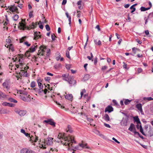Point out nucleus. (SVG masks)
I'll return each instance as SVG.
<instances>
[{"mask_svg": "<svg viewBox=\"0 0 153 153\" xmlns=\"http://www.w3.org/2000/svg\"><path fill=\"white\" fill-rule=\"evenodd\" d=\"M64 141L66 142L64 143L62 141H61L62 144L65 146H68L69 147L71 146V144L76 143V141L74 140V137L72 136H69V138L68 137H65Z\"/></svg>", "mask_w": 153, "mask_h": 153, "instance_id": "nucleus-1", "label": "nucleus"}, {"mask_svg": "<svg viewBox=\"0 0 153 153\" xmlns=\"http://www.w3.org/2000/svg\"><path fill=\"white\" fill-rule=\"evenodd\" d=\"M53 138L51 137H49L47 138V140L46 141H45V142L43 144H42L41 148H42L43 149H45L46 148V147L45 143L48 145H52L53 143Z\"/></svg>", "mask_w": 153, "mask_h": 153, "instance_id": "nucleus-2", "label": "nucleus"}, {"mask_svg": "<svg viewBox=\"0 0 153 153\" xmlns=\"http://www.w3.org/2000/svg\"><path fill=\"white\" fill-rule=\"evenodd\" d=\"M25 20L22 19V21L19 22V25L18 26L20 30H24L26 28L25 24Z\"/></svg>", "mask_w": 153, "mask_h": 153, "instance_id": "nucleus-3", "label": "nucleus"}, {"mask_svg": "<svg viewBox=\"0 0 153 153\" xmlns=\"http://www.w3.org/2000/svg\"><path fill=\"white\" fill-rule=\"evenodd\" d=\"M43 123H46L48 124H50L52 126H55L56 123H55L53 119H48L47 120H44L43 122Z\"/></svg>", "mask_w": 153, "mask_h": 153, "instance_id": "nucleus-4", "label": "nucleus"}, {"mask_svg": "<svg viewBox=\"0 0 153 153\" xmlns=\"http://www.w3.org/2000/svg\"><path fill=\"white\" fill-rule=\"evenodd\" d=\"M15 112L21 116H24L26 113V111L24 110H16Z\"/></svg>", "mask_w": 153, "mask_h": 153, "instance_id": "nucleus-5", "label": "nucleus"}, {"mask_svg": "<svg viewBox=\"0 0 153 153\" xmlns=\"http://www.w3.org/2000/svg\"><path fill=\"white\" fill-rule=\"evenodd\" d=\"M32 150L27 148L22 149L20 151L21 153H32Z\"/></svg>", "mask_w": 153, "mask_h": 153, "instance_id": "nucleus-6", "label": "nucleus"}, {"mask_svg": "<svg viewBox=\"0 0 153 153\" xmlns=\"http://www.w3.org/2000/svg\"><path fill=\"white\" fill-rule=\"evenodd\" d=\"M67 81L71 85V86L75 84L76 83V81L71 77H69Z\"/></svg>", "mask_w": 153, "mask_h": 153, "instance_id": "nucleus-7", "label": "nucleus"}, {"mask_svg": "<svg viewBox=\"0 0 153 153\" xmlns=\"http://www.w3.org/2000/svg\"><path fill=\"white\" fill-rule=\"evenodd\" d=\"M42 23L40 21L39 22V23H38L37 22H36V23H34L33 22L32 24L29 25V28H30V29H33L34 28H36L37 26L38 25H39V24H42Z\"/></svg>", "mask_w": 153, "mask_h": 153, "instance_id": "nucleus-8", "label": "nucleus"}, {"mask_svg": "<svg viewBox=\"0 0 153 153\" xmlns=\"http://www.w3.org/2000/svg\"><path fill=\"white\" fill-rule=\"evenodd\" d=\"M40 34V33L39 32H37L36 31L35 32L34 34V37L33 39L36 40L41 38V35Z\"/></svg>", "mask_w": 153, "mask_h": 153, "instance_id": "nucleus-9", "label": "nucleus"}, {"mask_svg": "<svg viewBox=\"0 0 153 153\" xmlns=\"http://www.w3.org/2000/svg\"><path fill=\"white\" fill-rule=\"evenodd\" d=\"M113 108L111 105H108L107 106L105 109V112H108V113H110L113 111Z\"/></svg>", "mask_w": 153, "mask_h": 153, "instance_id": "nucleus-10", "label": "nucleus"}, {"mask_svg": "<svg viewBox=\"0 0 153 153\" xmlns=\"http://www.w3.org/2000/svg\"><path fill=\"white\" fill-rule=\"evenodd\" d=\"M40 49L41 50V51L40 52H39L37 54L39 55L40 53H42L41 54V55L43 56L44 55V53L45 52V49L46 50V47H43L42 46H41L40 47Z\"/></svg>", "mask_w": 153, "mask_h": 153, "instance_id": "nucleus-11", "label": "nucleus"}, {"mask_svg": "<svg viewBox=\"0 0 153 153\" xmlns=\"http://www.w3.org/2000/svg\"><path fill=\"white\" fill-rule=\"evenodd\" d=\"M146 135L149 137H152L153 135V128H149Z\"/></svg>", "mask_w": 153, "mask_h": 153, "instance_id": "nucleus-12", "label": "nucleus"}, {"mask_svg": "<svg viewBox=\"0 0 153 153\" xmlns=\"http://www.w3.org/2000/svg\"><path fill=\"white\" fill-rule=\"evenodd\" d=\"M37 48V45H36V44H35V45H32L30 48V52H33L35 51L36 49Z\"/></svg>", "mask_w": 153, "mask_h": 153, "instance_id": "nucleus-13", "label": "nucleus"}, {"mask_svg": "<svg viewBox=\"0 0 153 153\" xmlns=\"http://www.w3.org/2000/svg\"><path fill=\"white\" fill-rule=\"evenodd\" d=\"M2 85L4 88H6L7 89H9L10 86L9 85L8 82L7 81L4 82L2 84Z\"/></svg>", "mask_w": 153, "mask_h": 153, "instance_id": "nucleus-14", "label": "nucleus"}, {"mask_svg": "<svg viewBox=\"0 0 153 153\" xmlns=\"http://www.w3.org/2000/svg\"><path fill=\"white\" fill-rule=\"evenodd\" d=\"M65 99L69 100L72 101L73 100V97L72 94H68L65 96Z\"/></svg>", "mask_w": 153, "mask_h": 153, "instance_id": "nucleus-15", "label": "nucleus"}, {"mask_svg": "<svg viewBox=\"0 0 153 153\" xmlns=\"http://www.w3.org/2000/svg\"><path fill=\"white\" fill-rule=\"evenodd\" d=\"M2 105L5 106H8L11 107H13L14 104L10 103H8L6 102H4L2 103Z\"/></svg>", "mask_w": 153, "mask_h": 153, "instance_id": "nucleus-16", "label": "nucleus"}, {"mask_svg": "<svg viewBox=\"0 0 153 153\" xmlns=\"http://www.w3.org/2000/svg\"><path fill=\"white\" fill-rule=\"evenodd\" d=\"M128 129L131 131H133V129L134 130H136L134 125L133 123H131Z\"/></svg>", "mask_w": 153, "mask_h": 153, "instance_id": "nucleus-17", "label": "nucleus"}, {"mask_svg": "<svg viewBox=\"0 0 153 153\" xmlns=\"http://www.w3.org/2000/svg\"><path fill=\"white\" fill-rule=\"evenodd\" d=\"M5 46L7 48H9V49L11 50L12 51H14V49L12 44H10L9 45H7V44H6L5 45Z\"/></svg>", "mask_w": 153, "mask_h": 153, "instance_id": "nucleus-18", "label": "nucleus"}, {"mask_svg": "<svg viewBox=\"0 0 153 153\" xmlns=\"http://www.w3.org/2000/svg\"><path fill=\"white\" fill-rule=\"evenodd\" d=\"M68 74H63L62 75V76L63 77V79L66 81H67L68 80L69 78L70 77H68Z\"/></svg>", "mask_w": 153, "mask_h": 153, "instance_id": "nucleus-19", "label": "nucleus"}, {"mask_svg": "<svg viewBox=\"0 0 153 153\" xmlns=\"http://www.w3.org/2000/svg\"><path fill=\"white\" fill-rule=\"evenodd\" d=\"M7 97V95L0 91V99H3Z\"/></svg>", "mask_w": 153, "mask_h": 153, "instance_id": "nucleus-20", "label": "nucleus"}, {"mask_svg": "<svg viewBox=\"0 0 153 153\" xmlns=\"http://www.w3.org/2000/svg\"><path fill=\"white\" fill-rule=\"evenodd\" d=\"M67 137H65L64 134H62L59 133L57 137L59 139H62V140H64V138Z\"/></svg>", "mask_w": 153, "mask_h": 153, "instance_id": "nucleus-21", "label": "nucleus"}, {"mask_svg": "<svg viewBox=\"0 0 153 153\" xmlns=\"http://www.w3.org/2000/svg\"><path fill=\"white\" fill-rule=\"evenodd\" d=\"M79 146L80 147L82 148H86L88 149L89 148L87 146V143L83 144V143H79Z\"/></svg>", "mask_w": 153, "mask_h": 153, "instance_id": "nucleus-22", "label": "nucleus"}, {"mask_svg": "<svg viewBox=\"0 0 153 153\" xmlns=\"http://www.w3.org/2000/svg\"><path fill=\"white\" fill-rule=\"evenodd\" d=\"M134 121L136 122L137 124H141V122L138 116L134 117Z\"/></svg>", "mask_w": 153, "mask_h": 153, "instance_id": "nucleus-23", "label": "nucleus"}, {"mask_svg": "<svg viewBox=\"0 0 153 153\" xmlns=\"http://www.w3.org/2000/svg\"><path fill=\"white\" fill-rule=\"evenodd\" d=\"M71 146L73 148L72 150H73V152L75 151L76 150H79V145L78 146H72V144H71Z\"/></svg>", "mask_w": 153, "mask_h": 153, "instance_id": "nucleus-24", "label": "nucleus"}, {"mask_svg": "<svg viewBox=\"0 0 153 153\" xmlns=\"http://www.w3.org/2000/svg\"><path fill=\"white\" fill-rule=\"evenodd\" d=\"M104 118L105 120L107 121H109L110 120V117L107 114H105V115L104 116Z\"/></svg>", "mask_w": 153, "mask_h": 153, "instance_id": "nucleus-25", "label": "nucleus"}, {"mask_svg": "<svg viewBox=\"0 0 153 153\" xmlns=\"http://www.w3.org/2000/svg\"><path fill=\"white\" fill-rule=\"evenodd\" d=\"M28 98L29 97L26 98L25 97H22V100L25 102H30V98H29V99Z\"/></svg>", "mask_w": 153, "mask_h": 153, "instance_id": "nucleus-26", "label": "nucleus"}, {"mask_svg": "<svg viewBox=\"0 0 153 153\" xmlns=\"http://www.w3.org/2000/svg\"><path fill=\"white\" fill-rule=\"evenodd\" d=\"M127 120H123L121 122V125L124 126H126L127 125Z\"/></svg>", "mask_w": 153, "mask_h": 153, "instance_id": "nucleus-27", "label": "nucleus"}, {"mask_svg": "<svg viewBox=\"0 0 153 153\" xmlns=\"http://www.w3.org/2000/svg\"><path fill=\"white\" fill-rule=\"evenodd\" d=\"M26 71L24 70H21V72L19 73V75H20L21 77L22 76H24V75H25Z\"/></svg>", "mask_w": 153, "mask_h": 153, "instance_id": "nucleus-28", "label": "nucleus"}, {"mask_svg": "<svg viewBox=\"0 0 153 153\" xmlns=\"http://www.w3.org/2000/svg\"><path fill=\"white\" fill-rule=\"evenodd\" d=\"M136 107L137 108L138 110H140L142 109V105L141 103H139L137 104L136 105Z\"/></svg>", "mask_w": 153, "mask_h": 153, "instance_id": "nucleus-29", "label": "nucleus"}, {"mask_svg": "<svg viewBox=\"0 0 153 153\" xmlns=\"http://www.w3.org/2000/svg\"><path fill=\"white\" fill-rule=\"evenodd\" d=\"M9 10H18L17 7V6H15V5L11 6L9 8Z\"/></svg>", "mask_w": 153, "mask_h": 153, "instance_id": "nucleus-30", "label": "nucleus"}, {"mask_svg": "<svg viewBox=\"0 0 153 153\" xmlns=\"http://www.w3.org/2000/svg\"><path fill=\"white\" fill-rule=\"evenodd\" d=\"M140 132L144 135L146 136V134L144 132L142 126L141 125L140 126Z\"/></svg>", "mask_w": 153, "mask_h": 153, "instance_id": "nucleus-31", "label": "nucleus"}, {"mask_svg": "<svg viewBox=\"0 0 153 153\" xmlns=\"http://www.w3.org/2000/svg\"><path fill=\"white\" fill-rule=\"evenodd\" d=\"M143 99L145 101H149L153 100V98H152L151 97H144L143 98Z\"/></svg>", "mask_w": 153, "mask_h": 153, "instance_id": "nucleus-32", "label": "nucleus"}, {"mask_svg": "<svg viewBox=\"0 0 153 153\" xmlns=\"http://www.w3.org/2000/svg\"><path fill=\"white\" fill-rule=\"evenodd\" d=\"M41 82V80L39 79L37 80V83L39 88H41V87H43V85H42V83Z\"/></svg>", "mask_w": 153, "mask_h": 153, "instance_id": "nucleus-33", "label": "nucleus"}, {"mask_svg": "<svg viewBox=\"0 0 153 153\" xmlns=\"http://www.w3.org/2000/svg\"><path fill=\"white\" fill-rule=\"evenodd\" d=\"M19 18V16L17 14H15L13 17V19L14 21H16Z\"/></svg>", "mask_w": 153, "mask_h": 153, "instance_id": "nucleus-34", "label": "nucleus"}, {"mask_svg": "<svg viewBox=\"0 0 153 153\" xmlns=\"http://www.w3.org/2000/svg\"><path fill=\"white\" fill-rule=\"evenodd\" d=\"M8 100L10 102L16 103L17 102V101L12 98H9Z\"/></svg>", "mask_w": 153, "mask_h": 153, "instance_id": "nucleus-35", "label": "nucleus"}, {"mask_svg": "<svg viewBox=\"0 0 153 153\" xmlns=\"http://www.w3.org/2000/svg\"><path fill=\"white\" fill-rule=\"evenodd\" d=\"M68 129L67 130V131L68 132H69L70 133H71L72 132V130L71 129V126H69L68 125Z\"/></svg>", "mask_w": 153, "mask_h": 153, "instance_id": "nucleus-36", "label": "nucleus"}, {"mask_svg": "<svg viewBox=\"0 0 153 153\" xmlns=\"http://www.w3.org/2000/svg\"><path fill=\"white\" fill-rule=\"evenodd\" d=\"M131 101V100H129L128 99H126L124 103L126 105H127L129 104Z\"/></svg>", "mask_w": 153, "mask_h": 153, "instance_id": "nucleus-37", "label": "nucleus"}, {"mask_svg": "<svg viewBox=\"0 0 153 153\" xmlns=\"http://www.w3.org/2000/svg\"><path fill=\"white\" fill-rule=\"evenodd\" d=\"M33 11H32L29 12V18H30L33 17Z\"/></svg>", "mask_w": 153, "mask_h": 153, "instance_id": "nucleus-38", "label": "nucleus"}, {"mask_svg": "<svg viewBox=\"0 0 153 153\" xmlns=\"http://www.w3.org/2000/svg\"><path fill=\"white\" fill-rule=\"evenodd\" d=\"M132 49V51L134 53H136V51L138 50V51H140V49L136 48H133Z\"/></svg>", "mask_w": 153, "mask_h": 153, "instance_id": "nucleus-39", "label": "nucleus"}, {"mask_svg": "<svg viewBox=\"0 0 153 153\" xmlns=\"http://www.w3.org/2000/svg\"><path fill=\"white\" fill-rule=\"evenodd\" d=\"M19 91L20 92V94H24L26 95H27V93L25 91L20 90Z\"/></svg>", "mask_w": 153, "mask_h": 153, "instance_id": "nucleus-40", "label": "nucleus"}, {"mask_svg": "<svg viewBox=\"0 0 153 153\" xmlns=\"http://www.w3.org/2000/svg\"><path fill=\"white\" fill-rule=\"evenodd\" d=\"M137 5V4H135L132 6H131L130 7V9L131 10H136L135 8L134 7L135 6H136Z\"/></svg>", "mask_w": 153, "mask_h": 153, "instance_id": "nucleus-41", "label": "nucleus"}, {"mask_svg": "<svg viewBox=\"0 0 153 153\" xmlns=\"http://www.w3.org/2000/svg\"><path fill=\"white\" fill-rule=\"evenodd\" d=\"M30 86L32 88H34L35 86V82L33 81L30 84Z\"/></svg>", "mask_w": 153, "mask_h": 153, "instance_id": "nucleus-42", "label": "nucleus"}, {"mask_svg": "<svg viewBox=\"0 0 153 153\" xmlns=\"http://www.w3.org/2000/svg\"><path fill=\"white\" fill-rule=\"evenodd\" d=\"M11 12L10 13H12L13 14H15V13H19L18 12V10H10Z\"/></svg>", "mask_w": 153, "mask_h": 153, "instance_id": "nucleus-43", "label": "nucleus"}, {"mask_svg": "<svg viewBox=\"0 0 153 153\" xmlns=\"http://www.w3.org/2000/svg\"><path fill=\"white\" fill-rule=\"evenodd\" d=\"M65 15L67 18L68 19V20L71 19V17L69 15V14L68 12H66L65 13Z\"/></svg>", "mask_w": 153, "mask_h": 153, "instance_id": "nucleus-44", "label": "nucleus"}, {"mask_svg": "<svg viewBox=\"0 0 153 153\" xmlns=\"http://www.w3.org/2000/svg\"><path fill=\"white\" fill-rule=\"evenodd\" d=\"M43 88L41 87V88H39V89H38V93L39 94H40L43 91Z\"/></svg>", "mask_w": 153, "mask_h": 153, "instance_id": "nucleus-45", "label": "nucleus"}, {"mask_svg": "<svg viewBox=\"0 0 153 153\" xmlns=\"http://www.w3.org/2000/svg\"><path fill=\"white\" fill-rule=\"evenodd\" d=\"M66 56L69 59L70 58V57L69 55V52L68 51H66Z\"/></svg>", "mask_w": 153, "mask_h": 153, "instance_id": "nucleus-46", "label": "nucleus"}, {"mask_svg": "<svg viewBox=\"0 0 153 153\" xmlns=\"http://www.w3.org/2000/svg\"><path fill=\"white\" fill-rule=\"evenodd\" d=\"M45 28L47 31H49L50 30V28L48 25H47L45 26Z\"/></svg>", "mask_w": 153, "mask_h": 153, "instance_id": "nucleus-47", "label": "nucleus"}, {"mask_svg": "<svg viewBox=\"0 0 153 153\" xmlns=\"http://www.w3.org/2000/svg\"><path fill=\"white\" fill-rule=\"evenodd\" d=\"M51 36L52 39L53 41L55 39V37H56V36H55V35L54 34H52L51 35Z\"/></svg>", "mask_w": 153, "mask_h": 153, "instance_id": "nucleus-48", "label": "nucleus"}, {"mask_svg": "<svg viewBox=\"0 0 153 153\" xmlns=\"http://www.w3.org/2000/svg\"><path fill=\"white\" fill-rule=\"evenodd\" d=\"M50 49H48L47 50V54H46L47 56H49L50 55Z\"/></svg>", "mask_w": 153, "mask_h": 153, "instance_id": "nucleus-49", "label": "nucleus"}, {"mask_svg": "<svg viewBox=\"0 0 153 153\" xmlns=\"http://www.w3.org/2000/svg\"><path fill=\"white\" fill-rule=\"evenodd\" d=\"M150 9V8H145L143 7H141L140 10H149Z\"/></svg>", "mask_w": 153, "mask_h": 153, "instance_id": "nucleus-50", "label": "nucleus"}, {"mask_svg": "<svg viewBox=\"0 0 153 153\" xmlns=\"http://www.w3.org/2000/svg\"><path fill=\"white\" fill-rule=\"evenodd\" d=\"M107 68V66H104L102 67L101 69L102 71L105 70Z\"/></svg>", "mask_w": 153, "mask_h": 153, "instance_id": "nucleus-51", "label": "nucleus"}, {"mask_svg": "<svg viewBox=\"0 0 153 153\" xmlns=\"http://www.w3.org/2000/svg\"><path fill=\"white\" fill-rule=\"evenodd\" d=\"M50 79L51 78L49 77H46L45 78V80L47 81H49Z\"/></svg>", "mask_w": 153, "mask_h": 153, "instance_id": "nucleus-52", "label": "nucleus"}, {"mask_svg": "<svg viewBox=\"0 0 153 153\" xmlns=\"http://www.w3.org/2000/svg\"><path fill=\"white\" fill-rule=\"evenodd\" d=\"M87 40H86V42L84 45V48L85 49V48L86 46L87 45V42L88 41V35H87Z\"/></svg>", "mask_w": 153, "mask_h": 153, "instance_id": "nucleus-53", "label": "nucleus"}, {"mask_svg": "<svg viewBox=\"0 0 153 153\" xmlns=\"http://www.w3.org/2000/svg\"><path fill=\"white\" fill-rule=\"evenodd\" d=\"M29 51H27L25 53V55L26 56L29 57Z\"/></svg>", "mask_w": 153, "mask_h": 153, "instance_id": "nucleus-54", "label": "nucleus"}, {"mask_svg": "<svg viewBox=\"0 0 153 153\" xmlns=\"http://www.w3.org/2000/svg\"><path fill=\"white\" fill-rule=\"evenodd\" d=\"M80 12L79 11H77V13H78V14H77V17L79 18L81 15V14L79 13Z\"/></svg>", "mask_w": 153, "mask_h": 153, "instance_id": "nucleus-55", "label": "nucleus"}, {"mask_svg": "<svg viewBox=\"0 0 153 153\" xmlns=\"http://www.w3.org/2000/svg\"><path fill=\"white\" fill-rule=\"evenodd\" d=\"M104 125L106 127L109 128H110L111 127L108 124H107L106 123H104Z\"/></svg>", "mask_w": 153, "mask_h": 153, "instance_id": "nucleus-56", "label": "nucleus"}, {"mask_svg": "<svg viewBox=\"0 0 153 153\" xmlns=\"http://www.w3.org/2000/svg\"><path fill=\"white\" fill-rule=\"evenodd\" d=\"M24 44L28 47L30 46V44L28 43V42L27 41L25 42Z\"/></svg>", "mask_w": 153, "mask_h": 153, "instance_id": "nucleus-57", "label": "nucleus"}, {"mask_svg": "<svg viewBox=\"0 0 153 153\" xmlns=\"http://www.w3.org/2000/svg\"><path fill=\"white\" fill-rule=\"evenodd\" d=\"M98 30V31H100V26L99 25H97V26L95 27Z\"/></svg>", "mask_w": 153, "mask_h": 153, "instance_id": "nucleus-58", "label": "nucleus"}, {"mask_svg": "<svg viewBox=\"0 0 153 153\" xmlns=\"http://www.w3.org/2000/svg\"><path fill=\"white\" fill-rule=\"evenodd\" d=\"M124 64L123 65V67L124 68L126 69L127 68V64H126L125 62L123 63Z\"/></svg>", "mask_w": 153, "mask_h": 153, "instance_id": "nucleus-59", "label": "nucleus"}, {"mask_svg": "<svg viewBox=\"0 0 153 153\" xmlns=\"http://www.w3.org/2000/svg\"><path fill=\"white\" fill-rule=\"evenodd\" d=\"M130 6V4H126L124 5V7L126 8H128Z\"/></svg>", "mask_w": 153, "mask_h": 153, "instance_id": "nucleus-60", "label": "nucleus"}, {"mask_svg": "<svg viewBox=\"0 0 153 153\" xmlns=\"http://www.w3.org/2000/svg\"><path fill=\"white\" fill-rule=\"evenodd\" d=\"M66 2H67V0H63L62 3V5H65L66 3Z\"/></svg>", "mask_w": 153, "mask_h": 153, "instance_id": "nucleus-61", "label": "nucleus"}, {"mask_svg": "<svg viewBox=\"0 0 153 153\" xmlns=\"http://www.w3.org/2000/svg\"><path fill=\"white\" fill-rule=\"evenodd\" d=\"M66 67L67 69H69L71 68V65H67Z\"/></svg>", "mask_w": 153, "mask_h": 153, "instance_id": "nucleus-62", "label": "nucleus"}, {"mask_svg": "<svg viewBox=\"0 0 153 153\" xmlns=\"http://www.w3.org/2000/svg\"><path fill=\"white\" fill-rule=\"evenodd\" d=\"M81 3H82V1L81 0H80L77 2V4L79 6V5H81Z\"/></svg>", "mask_w": 153, "mask_h": 153, "instance_id": "nucleus-63", "label": "nucleus"}, {"mask_svg": "<svg viewBox=\"0 0 153 153\" xmlns=\"http://www.w3.org/2000/svg\"><path fill=\"white\" fill-rule=\"evenodd\" d=\"M142 71V69L141 68H138L137 69V71L138 73H140Z\"/></svg>", "mask_w": 153, "mask_h": 153, "instance_id": "nucleus-64", "label": "nucleus"}]
</instances>
